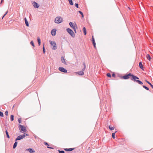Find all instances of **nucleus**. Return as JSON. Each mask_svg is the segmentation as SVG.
<instances>
[{"instance_id": "obj_1", "label": "nucleus", "mask_w": 153, "mask_h": 153, "mask_svg": "<svg viewBox=\"0 0 153 153\" xmlns=\"http://www.w3.org/2000/svg\"><path fill=\"white\" fill-rule=\"evenodd\" d=\"M131 80L133 81L134 82H136L139 84L142 85L143 83L141 81L139 80V78L137 76H134L132 74L131 78Z\"/></svg>"}, {"instance_id": "obj_2", "label": "nucleus", "mask_w": 153, "mask_h": 153, "mask_svg": "<svg viewBox=\"0 0 153 153\" xmlns=\"http://www.w3.org/2000/svg\"><path fill=\"white\" fill-rule=\"evenodd\" d=\"M63 21L62 18L61 16L56 17L54 20V22L57 24H59L61 23Z\"/></svg>"}, {"instance_id": "obj_3", "label": "nucleus", "mask_w": 153, "mask_h": 153, "mask_svg": "<svg viewBox=\"0 0 153 153\" xmlns=\"http://www.w3.org/2000/svg\"><path fill=\"white\" fill-rule=\"evenodd\" d=\"M67 32L73 38L75 37V34L74 31L70 28H68L66 29Z\"/></svg>"}, {"instance_id": "obj_4", "label": "nucleus", "mask_w": 153, "mask_h": 153, "mask_svg": "<svg viewBox=\"0 0 153 153\" xmlns=\"http://www.w3.org/2000/svg\"><path fill=\"white\" fill-rule=\"evenodd\" d=\"M132 74L131 73H129L128 74H126V75L123 76L122 77V78H123V79H128L130 76H132Z\"/></svg>"}, {"instance_id": "obj_5", "label": "nucleus", "mask_w": 153, "mask_h": 153, "mask_svg": "<svg viewBox=\"0 0 153 153\" xmlns=\"http://www.w3.org/2000/svg\"><path fill=\"white\" fill-rule=\"evenodd\" d=\"M19 127L20 130L21 131H23V132H26L27 130L26 129V128L24 126L21 125H19Z\"/></svg>"}, {"instance_id": "obj_6", "label": "nucleus", "mask_w": 153, "mask_h": 153, "mask_svg": "<svg viewBox=\"0 0 153 153\" xmlns=\"http://www.w3.org/2000/svg\"><path fill=\"white\" fill-rule=\"evenodd\" d=\"M50 44L51 45L53 46V47L52 48L53 50H55L56 49V44L54 41H51Z\"/></svg>"}, {"instance_id": "obj_7", "label": "nucleus", "mask_w": 153, "mask_h": 153, "mask_svg": "<svg viewBox=\"0 0 153 153\" xmlns=\"http://www.w3.org/2000/svg\"><path fill=\"white\" fill-rule=\"evenodd\" d=\"M59 70L60 71L63 73H65L67 72V70L62 67H59Z\"/></svg>"}, {"instance_id": "obj_8", "label": "nucleus", "mask_w": 153, "mask_h": 153, "mask_svg": "<svg viewBox=\"0 0 153 153\" xmlns=\"http://www.w3.org/2000/svg\"><path fill=\"white\" fill-rule=\"evenodd\" d=\"M33 4L35 8H38L39 6V4L35 1L33 2Z\"/></svg>"}, {"instance_id": "obj_9", "label": "nucleus", "mask_w": 153, "mask_h": 153, "mask_svg": "<svg viewBox=\"0 0 153 153\" xmlns=\"http://www.w3.org/2000/svg\"><path fill=\"white\" fill-rule=\"evenodd\" d=\"M56 30L55 29H52L51 31V35L52 36H54L56 35Z\"/></svg>"}, {"instance_id": "obj_10", "label": "nucleus", "mask_w": 153, "mask_h": 153, "mask_svg": "<svg viewBox=\"0 0 153 153\" xmlns=\"http://www.w3.org/2000/svg\"><path fill=\"white\" fill-rule=\"evenodd\" d=\"M27 150L30 153H33L35 152L34 150L32 148L27 149H26V151Z\"/></svg>"}, {"instance_id": "obj_11", "label": "nucleus", "mask_w": 153, "mask_h": 153, "mask_svg": "<svg viewBox=\"0 0 153 153\" xmlns=\"http://www.w3.org/2000/svg\"><path fill=\"white\" fill-rule=\"evenodd\" d=\"M74 148H70L69 149L65 148L64 149V150L66 152H70L74 150Z\"/></svg>"}, {"instance_id": "obj_12", "label": "nucleus", "mask_w": 153, "mask_h": 153, "mask_svg": "<svg viewBox=\"0 0 153 153\" xmlns=\"http://www.w3.org/2000/svg\"><path fill=\"white\" fill-rule=\"evenodd\" d=\"M61 60L62 62L65 65H66L67 63L65 62V59L63 56H62L61 57Z\"/></svg>"}, {"instance_id": "obj_13", "label": "nucleus", "mask_w": 153, "mask_h": 153, "mask_svg": "<svg viewBox=\"0 0 153 153\" xmlns=\"http://www.w3.org/2000/svg\"><path fill=\"white\" fill-rule=\"evenodd\" d=\"M69 24L71 27L73 28H74L75 27V26L76 27V24H75V25H74V24L72 22H70Z\"/></svg>"}, {"instance_id": "obj_14", "label": "nucleus", "mask_w": 153, "mask_h": 153, "mask_svg": "<svg viewBox=\"0 0 153 153\" xmlns=\"http://www.w3.org/2000/svg\"><path fill=\"white\" fill-rule=\"evenodd\" d=\"M22 135H19L17 137L15 141H17V140H20L22 139Z\"/></svg>"}, {"instance_id": "obj_15", "label": "nucleus", "mask_w": 153, "mask_h": 153, "mask_svg": "<svg viewBox=\"0 0 153 153\" xmlns=\"http://www.w3.org/2000/svg\"><path fill=\"white\" fill-rule=\"evenodd\" d=\"M139 66L140 68H141V69H142L143 70V65H142V63L141 62H139Z\"/></svg>"}, {"instance_id": "obj_16", "label": "nucleus", "mask_w": 153, "mask_h": 153, "mask_svg": "<svg viewBox=\"0 0 153 153\" xmlns=\"http://www.w3.org/2000/svg\"><path fill=\"white\" fill-rule=\"evenodd\" d=\"M24 20H25V23L26 25L28 27L29 26V23H28V22L26 18H25L24 19Z\"/></svg>"}, {"instance_id": "obj_17", "label": "nucleus", "mask_w": 153, "mask_h": 153, "mask_svg": "<svg viewBox=\"0 0 153 153\" xmlns=\"http://www.w3.org/2000/svg\"><path fill=\"white\" fill-rule=\"evenodd\" d=\"M77 74L80 75H84V73L83 71H80L77 72Z\"/></svg>"}, {"instance_id": "obj_18", "label": "nucleus", "mask_w": 153, "mask_h": 153, "mask_svg": "<svg viewBox=\"0 0 153 153\" xmlns=\"http://www.w3.org/2000/svg\"><path fill=\"white\" fill-rule=\"evenodd\" d=\"M84 34L85 35H86V34L87 33H86V29L85 27H83L82 29Z\"/></svg>"}, {"instance_id": "obj_19", "label": "nucleus", "mask_w": 153, "mask_h": 153, "mask_svg": "<svg viewBox=\"0 0 153 153\" xmlns=\"http://www.w3.org/2000/svg\"><path fill=\"white\" fill-rule=\"evenodd\" d=\"M146 57L148 60H149V61H150L151 57L149 54H147L146 55Z\"/></svg>"}, {"instance_id": "obj_20", "label": "nucleus", "mask_w": 153, "mask_h": 153, "mask_svg": "<svg viewBox=\"0 0 153 153\" xmlns=\"http://www.w3.org/2000/svg\"><path fill=\"white\" fill-rule=\"evenodd\" d=\"M37 40L38 42L39 45L40 46L41 45V40L39 37H38Z\"/></svg>"}, {"instance_id": "obj_21", "label": "nucleus", "mask_w": 153, "mask_h": 153, "mask_svg": "<svg viewBox=\"0 0 153 153\" xmlns=\"http://www.w3.org/2000/svg\"><path fill=\"white\" fill-rule=\"evenodd\" d=\"M17 142H16V141H15V143H14L13 146V149H15L17 146Z\"/></svg>"}, {"instance_id": "obj_22", "label": "nucleus", "mask_w": 153, "mask_h": 153, "mask_svg": "<svg viewBox=\"0 0 153 153\" xmlns=\"http://www.w3.org/2000/svg\"><path fill=\"white\" fill-rule=\"evenodd\" d=\"M145 81L147 83H148V84H149L150 86H151V87L152 88H153V85H152L151 83H150L149 81H147V80H145Z\"/></svg>"}, {"instance_id": "obj_23", "label": "nucleus", "mask_w": 153, "mask_h": 153, "mask_svg": "<svg viewBox=\"0 0 153 153\" xmlns=\"http://www.w3.org/2000/svg\"><path fill=\"white\" fill-rule=\"evenodd\" d=\"M5 133L7 135V137L8 138H10V137L8 134V132L7 131V130H6L5 131Z\"/></svg>"}, {"instance_id": "obj_24", "label": "nucleus", "mask_w": 153, "mask_h": 153, "mask_svg": "<svg viewBox=\"0 0 153 153\" xmlns=\"http://www.w3.org/2000/svg\"><path fill=\"white\" fill-rule=\"evenodd\" d=\"M44 43L43 44V53L44 54L45 52V49L44 47Z\"/></svg>"}, {"instance_id": "obj_25", "label": "nucleus", "mask_w": 153, "mask_h": 153, "mask_svg": "<svg viewBox=\"0 0 153 153\" xmlns=\"http://www.w3.org/2000/svg\"><path fill=\"white\" fill-rule=\"evenodd\" d=\"M117 132V131H116L115 132L113 133L112 134V136L113 138L114 139L115 138V133Z\"/></svg>"}, {"instance_id": "obj_26", "label": "nucleus", "mask_w": 153, "mask_h": 153, "mask_svg": "<svg viewBox=\"0 0 153 153\" xmlns=\"http://www.w3.org/2000/svg\"><path fill=\"white\" fill-rule=\"evenodd\" d=\"M111 130L114 129V127H111V126H109L108 127Z\"/></svg>"}, {"instance_id": "obj_27", "label": "nucleus", "mask_w": 153, "mask_h": 153, "mask_svg": "<svg viewBox=\"0 0 153 153\" xmlns=\"http://www.w3.org/2000/svg\"><path fill=\"white\" fill-rule=\"evenodd\" d=\"M78 12L82 15V17L83 18L84 15H83V14L82 12L80 11H79Z\"/></svg>"}, {"instance_id": "obj_28", "label": "nucleus", "mask_w": 153, "mask_h": 153, "mask_svg": "<svg viewBox=\"0 0 153 153\" xmlns=\"http://www.w3.org/2000/svg\"><path fill=\"white\" fill-rule=\"evenodd\" d=\"M68 1L71 5H73V3L72 0H68Z\"/></svg>"}, {"instance_id": "obj_29", "label": "nucleus", "mask_w": 153, "mask_h": 153, "mask_svg": "<svg viewBox=\"0 0 153 153\" xmlns=\"http://www.w3.org/2000/svg\"><path fill=\"white\" fill-rule=\"evenodd\" d=\"M10 120L11 121H13L14 120V116L13 115H11L10 116Z\"/></svg>"}, {"instance_id": "obj_30", "label": "nucleus", "mask_w": 153, "mask_h": 153, "mask_svg": "<svg viewBox=\"0 0 153 153\" xmlns=\"http://www.w3.org/2000/svg\"><path fill=\"white\" fill-rule=\"evenodd\" d=\"M143 87L147 91L149 90V88L145 85H143Z\"/></svg>"}, {"instance_id": "obj_31", "label": "nucleus", "mask_w": 153, "mask_h": 153, "mask_svg": "<svg viewBox=\"0 0 153 153\" xmlns=\"http://www.w3.org/2000/svg\"><path fill=\"white\" fill-rule=\"evenodd\" d=\"M30 44L33 47H34V45L33 43V41H31L30 42Z\"/></svg>"}, {"instance_id": "obj_32", "label": "nucleus", "mask_w": 153, "mask_h": 153, "mask_svg": "<svg viewBox=\"0 0 153 153\" xmlns=\"http://www.w3.org/2000/svg\"><path fill=\"white\" fill-rule=\"evenodd\" d=\"M0 116L1 117H3L4 116V115L3 112H1L0 111Z\"/></svg>"}, {"instance_id": "obj_33", "label": "nucleus", "mask_w": 153, "mask_h": 153, "mask_svg": "<svg viewBox=\"0 0 153 153\" xmlns=\"http://www.w3.org/2000/svg\"><path fill=\"white\" fill-rule=\"evenodd\" d=\"M58 151L59 152V153H65V151L63 150H58Z\"/></svg>"}, {"instance_id": "obj_34", "label": "nucleus", "mask_w": 153, "mask_h": 153, "mask_svg": "<svg viewBox=\"0 0 153 153\" xmlns=\"http://www.w3.org/2000/svg\"><path fill=\"white\" fill-rule=\"evenodd\" d=\"M107 76L108 77H111V74L110 73H108L107 74Z\"/></svg>"}, {"instance_id": "obj_35", "label": "nucleus", "mask_w": 153, "mask_h": 153, "mask_svg": "<svg viewBox=\"0 0 153 153\" xmlns=\"http://www.w3.org/2000/svg\"><path fill=\"white\" fill-rule=\"evenodd\" d=\"M92 42H95V41L94 38L93 36H92Z\"/></svg>"}, {"instance_id": "obj_36", "label": "nucleus", "mask_w": 153, "mask_h": 153, "mask_svg": "<svg viewBox=\"0 0 153 153\" xmlns=\"http://www.w3.org/2000/svg\"><path fill=\"white\" fill-rule=\"evenodd\" d=\"M75 5L76 8H78L79 7L78 4V3H76L75 4Z\"/></svg>"}, {"instance_id": "obj_37", "label": "nucleus", "mask_w": 153, "mask_h": 153, "mask_svg": "<svg viewBox=\"0 0 153 153\" xmlns=\"http://www.w3.org/2000/svg\"><path fill=\"white\" fill-rule=\"evenodd\" d=\"M18 121L19 122V123H21V119L20 118H19L18 119Z\"/></svg>"}, {"instance_id": "obj_38", "label": "nucleus", "mask_w": 153, "mask_h": 153, "mask_svg": "<svg viewBox=\"0 0 153 153\" xmlns=\"http://www.w3.org/2000/svg\"><path fill=\"white\" fill-rule=\"evenodd\" d=\"M44 144L46 146H49V145L47 142H45Z\"/></svg>"}, {"instance_id": "obj_39", "label": "nucleus", "mask_w": 153, "mask_h": 153, "mask_svg": "<svg viewBox=\"0 0 153 153\" xmlns=\"http://www.w3.org/2000/svg\"><path fill=\"white\" fill-rule=\"evenodd\" d=\"M8 111H5V115L7 116L8 115Z\"/></svg>"}, {"instance_id": "obj_40", "label": "nucleus", "mask_w": 153, "mask_h": 153, "mask_svg": "<svg viewBox=\"0 0 153 153\" xmlns=\"http://www.w3.org/2000/svg\"><path fill=\"white\" fill-rule=\"evenodd\" d=\"M83 65L84 66V68H86V65L85 62H83Z\"/></svg>"}, {"instance_id": "obj_41", "label": "nucleus", "mask_w": 153, "mask_h": 153, "mask_svg": "<svg viewBox=\"0 0 153 153\" xmlns=\"http://www.w3.org/2000/svg\"><path fill=\"white\" fill-rule=\"evenodd\" d=\"M24 134L25 135V137L26 136H29V134H27V133H24Z\"/></svg>"}, {"instance_id": "obj_42", "label": "nucleus", "mask_w": 153, "mask_h": 153, "mask_svg": "<svg viewBox=\"0 0 153 153\" xmlns=\"http://www.w3.org/2000/svg\"><path fill=\"white\" fill-rule=\"evenodd\" d=\"M22 139L24 138L25 137L24 134H23L22 135Z\"/></svg>"}, {"instance_id": "obj_43", "label": "nucleus", "mask_w": 153, "mask_h": 153, "mask_svg": "<svg viewBox=\"0 0 153 153\" xmlns=\"http://www.w3.org/2000/svg\"><path fill=\"white\" fill-rule=\"evenodd\" d=\"M112 76L113 77H115V74L114 73H113L112 74Z\"/></svg>"}, {"instance_id": "obj_44", "label": "nucleus", "mask_w": 153, "mask_h": 153, "mask_svg": "<svg viewBox=\"0 0 153 153\" xmlns=\"http://www.w3.org/2000/svg\"><path fill=\"white\" fill-rule=\"evenodd\" d=\"M73 29H74V31L75 32V33H76V29L75 27Z\"/></svg>"}, {"instance_id": "obj_45", "label": "nucleus", "mask_w": 153, "mask_h": 153, "mask_svg": "<svg viewBox=\"0 0 153 153\" xmlns=\"http://www.w3.org/2000/svg\"><path fill=\"white\" fill-rule=\"evenodd\" d=\"M85 69V68H84L82 69L81 71H83V72L84 71Z\"/></svg>"}, {"instance_id": "obj_46", "label": "nucleus", "mask_w": 153, "mask_h": 153, "mask_svg": "<svg viewBox=\"0 0 153 153\" xmlns=\"http://www.w3.org/2000/svg\"><path fill=\"white\" fill-rule=\"evenodd\" d=\"M47 147L48 148L51 149H53V147H49V146H47Z\"/></svg>"}, {"instance_id": "obj_47", "label": "nucleus", "mask_w": 153, "mask_h": 153, "mask_svg": "<svg viewBox=\"0 0 153 153\" xmlns=\"http://www.w3.org/2000/svg\"><path fill=\"white\" fill-rule=\"evenodd\" d=\"M92 43H93V45H96V43H95V42H92Z\"/></svg>"}, {"instance_id": "obj_48", "label": "nucleus", "mask_w": 153, "mask_h": 153, "mask_svg": "<svg viewBox=\"0 0 153 153\" xmlns=\"http://www.w3.org/2000/svg\"><path fill=\"white\" fill-rule=\"evenodd\" d=\"M4 0H1V3H0V4H2V1H4Z\"/></svg>"}, {"instance_id": "obj_49", "label": "nucleus", "mask_w": 153, "mask_h": 153, "mask_svg": "<svg viewBox=\"0 0 153 153\" xmlns=\"http://www.w3.org/2000/svg\"><path fill=\"white\" fill-rule=\"evenodd\" d=\"M8 13V11H7L6 13H5V14H7V13Z\"/></svg>"}, {"instance_id": "obj_50", "label": "nucleus", "mask_w": 153, "mask_h": 153, "mask_svg": "<svg viewBox=\"0 0 153 153\" xmlns=\"http://www.w3.org/2000/svg\"><path fill=\"white\" fill-rule=\"evenodd\" d=\"M6 15V14H4V15L3 16V17H4Z\"/></svg>"}, {"instance_id": "obj_51", "label": "nucleus", "mask_w": 153, "mask_h": 153, "mask_svg": "<svg viewBox=\"0 0 153 153\" xmlns=\"http://www.w3.org/2000/svg\"><path fill=\"white\" fill-rule=\"evenodd\" d=\"M6 15V14H4V15L3 16V17H4Z\"/></svg>"}, {"instance_id": "obj_52", "label": "nucleus", "mask_w": 153, "mask_h": 153, "mask_svg": "<svg viewBox=\"0 0 153 153\" xmlns=\"http://www.w3.org/2000/svg\"><path fill=\"white\" fill-rule=\"evenodd\" d=\"M6 15V14H4V15L3 16V17H4Z\"/></svg>"}, {"instance_id": "obj_53", "label": "nucleus", "mask_w": 153, "mask_h": 153, "mask_svg": "<svg viewBox=\"0 0 153 153\" xmlns=\"http://www.w3.org/2000/svg\"><path fill=\"white\" fill-rule=\"evenodd\" d=\"M94 47L95 48H96V45H94Z\"/></svg>"}, {"instance_id": "obj_54", "label": "nucleus", "mask_w": 153, "mask_h": 153, "mask_svg": "<svg viewBox=\"0 0 153 153\" xmlns=\"http://www.w3.org/2000/svg\"><path fill=\"white\" fill-rule=\"evenodd\" d=\"M3 18L4 17H3L2 19H3Z\"/></svg>"}]
</instances>
